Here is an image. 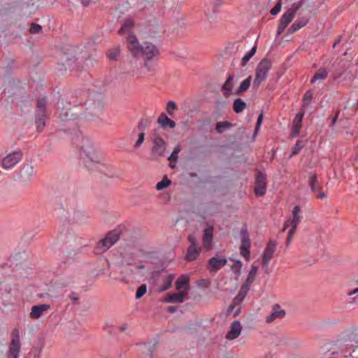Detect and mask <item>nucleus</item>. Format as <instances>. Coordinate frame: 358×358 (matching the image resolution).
Instances as JSON below:
<instances>
[{
  "label": "nucleus",
  "instance_id": "nucleus-1",
  "mask_svg": "<svg viewBox=\"0 0 358 358\" xmlns=\"http://www.w3.org/2000/svg\"><path fill=\"white\" fill-rule=\"evenodd\" d=\"M303 219L302 211L299 206L294 207L292 211L291 217L287 220L284 224L282 231L290 227V229L287 234V243H289L292 241V236L295 234L298 224L301 222Z\"/></svg>",
  "mask_w": 358,
  "mask_h": 358
},
{
  "label": "nucleus",
  "instance_id": "nucleus-2",
  "mask_svg": "<svg viewBox=\"0 0 358 358\" xmlns=\"http://www.w3.org/2000/svg\"><path fill=\"white\" fill-rule=\"evenodd\" d=\"M271 68V61L268 59H263L258 64L256 68L255 78L253 82V87L258 88L261 83L264 81L267 74Z\"/></svg>",
  "mask_w": 358,
  "mask_h": 358
},
{
  "label": "nucleus",
  "instance_id": "nucleus-3",
  "mask_svg": "<svg viewBox=\"0 0 358 358\" xmlns=\"http://www.w3.org/2000/svg\"><path fill=\"white\" fill-rule=\"evenodd\" d=\"M47 99L45 97L40 98L37 101L36 110L35 115V123L38 131H41L45 126L47 117L45 106Z\"/></svg>",
  "mask_w": 358,
  "mask_h": 358
},
{
  "label": "nucleus",
  "instance_id": "nucleus-4",
  "mask_svg": "<svg viewBox=\"0 0 358 358\" xmlns=\"http://www.w3.org/2000/svg\"><path fill=\"white\" fill-rule=\"evenodd\" d=\"M150 138L152 143V155L153 157L157 159L164 157L166 145L164 140L156 131L151 134Z\"/></svg>",
  "mask_w": 358,
  "mask_h": 358
},
{
  "label": "nucleus",
  "instance_id": "nucleus-5",
  "mask_svg": "<svg viewBox=\"0 0 358 358\" xmlns=\"http://www.w3.org/2000/svg\"><path fill=\"white\" fill-rule=\"evenodd\" d=\"M23 153L17 150L8 153L1 159V166L3 169L9 170L13 169L22 159Z\"/></svg>",
  "mask_w": 358,
  "mask_h": 358
},
{
  "label": "nucleus",
  "instance_id": "nucleus-6",
  "mask_svg": "<svg viewBox=\"0 0 358 358\" xmlns=\"http://www.w3.org/2000/svg\"><path fill=\"white\" fill-rule=\"evenodd\" d=\"M120 238L119 231H112L109 232L106 236L100 241L97 244V250L99 252H103L109 249L113 245H114Z\"/></svg>",
  "mask_w": 358,
  "mask_h": 358
},
{
  "label": "nucleus",
  "instance_id": "nucleus-7",
  "mask_svg": "<svg viewBox=\"0 0 358 358\" xmlns=\"http://www.w3.org/2000/svg\"><path fill=\"white\" fill-rule=\"evenodd\" d=\"M358 343V329H353L345 331L339 340V345L351 348Z\"/></svg>",
  "mask_w": 358,
  "mask_h": 358
},
{
  "label": "nucleus",
  "instance_id": "nucleus-8",
  "mask_svg": "<svg viewBox=\"0 0 358 358\" xmlns=\"http://www.w3.org/2000/svg\"><path fill=\"white\" fill-rule=\"evenodd\" d=\"M241 244L240 246L241 255L247 260H250L251 241L246 229H242L241 231Z\"/></svg>",
  "mask_w": 358,
  "mask_h": 358
},
{
  "label": "nucleus",
  "instance_id": "nucleus-9",
  "mask_svg": "<svg viewBox=\"0 0 358 358\" xmlns=\"http://www.w3.org/2000/svg\"><path fill=\"white\" fill-rule=\"evenodd\" d=\"M20 350V336L17 330L13 333L9 349L7 352V358H18Z\"/></svg>",
  "mask_w": 358,
  "mask_h": 358
},
{
  "label": "nucleus",
  "instance_id": "nucleus-10",
  "mask_svg": "<svg viewBox=\"0 0 358 358\" xmlns=\"http://www.w3.org/2000/svg\"><path fill=\"white\" fill-rule=\"evenodd\" d=\"M277 244L273 241H270L265 248L262 254V265L267 270L271 260L273 257L274 252L276 250Z\"/></svg>",
  "mask_w": 358,
  "mask_h": 358
},
{
  "label": "nucleus",
  "instance_id": "nucleus-11",
  "mask_svg": "<svg viewBox=\"0 0 358 358\" xmlns=\"http://www.w3.org/2000/svg\"><path fill=\"white\" fill-rule=\"evenodd\" d=\"M103 109V104L101 101H97L94 102H90L85 116L88 119H92L93 117L99 116L102 113Z\"/></svg>",
  "mask_w": 358,
  "mask_h": 358
},
{
  "label": "nucleus",
  "instance_id": "nucleus-12",
  "mask_svg": "<svg viewBox=\"0 0 358 358\" xmlns=\"http://www.w3.org/2000/svg\"><path fill=\"white\" fill-rule=\"evenodd\" d=\"M159 54L158 48L153 44L145 42L143 45H141V53L145 59L150 60L157 57Z\"/></svg>",
  "mask_w": 358,
  "mask_h": 358
},
{
  "label": "nucleus",
  "instance_id": "nucleus-13",
  "mask_svg": "<svg viewBox=\"0 0 358 358\" xmlns=\"http://www.w3.org/2000/svg\"><path fill=\"white\" fill-rule=\"evenodd\" d=\"M309 186L312 192L316 194L317 199H322L326 198L327 196L324 192H322L321 186L315 174H310L309 176Z\"/></svg>",
  "mask_w": 358,
  "mask_h": 358
},
{
  "label": "nucleus",
  "instance_id": "nucleus-14",
  "mask_svg": "<svg viewBox=\"0 0 358 358\" xmlns=\"http://www.w3.org/2000/svg\"><path fill=\"white\" fill-rule=\"evenodd\" d=\"M50 309L49 304L43 303L39 305L33 306L29 313V317L31 320H38L42 317L45 313Z\"/></svg>",
  "mask_w": 358,
  "mask_h": 358
},
{
  "label": "nucleus",
  "instance_id": "nucleus-15",
  "mask_svg": "<svg viewBox=\"0 0 358 358\" xmlns=\"http://www.w3.org/2000/svg\"><path fill=\"white\" fill-rule=\"evenodd\" d=\"M213 231H214V228L213 226H208L203 230L202 244H203V247L207 251L212 250Z\"/></svg>",
  "mask_w": 358,
  "mask_h": 358
},
{
  "label": "nucleus",
  "instance_id": "nucleus-16",
  "mask_svg": "<svg viewBox=\"0 0 358 358\" xmlns=\"http://www.w3.org/2000/svg\"><path fill=\"white\" fill-rule=\"evenodd\" d=\"M127 46L129 50L134 56H138L141 53V45L139 44L136 36L129 34L127 37Z\"/></svg>",
  "mask_w": 358,
  "mask_h": 358
},
{
  "label": "nucleus",
  "instance_id": "nucleus-17",
  "mask_svg": "<svg viewBox=\"0 0 358 358\" xmlns=\"http://www.w3.org/2000/svg\"><path fill=\"white\" fill-rule=\"evenodd\" d=\"M82 150L86 158L91 162L97 163L100 162V158L97 155L95 148L91 143L87 142L86 144L82 146Z\"/></svg>",
  "mask_w": 358,
  "mask_h": 358
},
{
  "label": "nucleus",
  "instance_id": "nucleus-18",
  "mask_svg": "<svg viewBox=\"0 0 358 358\" xmlns=\"http://www.w3.org/2000/svg\"><path fill=\"white\" fill-rule=\"evenodd\" d=\"M266 176L262 173H258L256 176L255 194L259 196L264 195L266 190Z\"/></svg>",
  "mask_w": 358,
  "mask_h": 358
},
{
  "label": "nucleus",
  "instance_id": "nucleus-19",
  "mask_svg": "<svg viewBox=\"0 0 358 358\" xmlns=\"http://www.w3.org/2000/svg\"><path fill=\"white\" fill-rule=\"evenodd\" d=\"M294 15L292 12L286 11L281 17L280 24L278 27L277 35L280 36L287 27V25L293 20Z\"/></svg>",
  "mask_w": 358,
  "mask_h": 358
},
{
  "label": "nucleus",
  "instance_id": "nucleus-20",
  "mask_svg": "<svg viewBox=\"0 0 358 358\" xmlns=\"http://www.w3.org/2000/svg\"><path fill=\"white\" fill-rule=\"evenodd\" d=\"M187 292L180 291L178 293H168L163 301L166 303H182L185 301Z\"/></svg>",
  "mask_w": 358,
  "mask_h": 358
},
{
  "label": "nucleus",
  "instance_id": "nucleus-21",
  "mask_svg": "<svg viewBox=\"0 0 358 358\" xmlns=\"http://www.w3.org/2000/svg\"><path fill=\"white\" fill-rule=\"evenodd\" d=\"M242 330V326L238 321H234L231 323L230 330L226 335V338L228 340H234L238 338Z\"/></svg>",
  "mask_w": 358,
  "mask_h": 358
},
{
  "label": "nucleus",
  "instance_id": "nucleus-22",
  "mask_svg": "<svg viewBox=\"0 0 358 358\" xmlns=\"http://www.w3.org/2000/svg\"><path fill=\"white\" fill-rule=\"evenodd\" d=\"M285 316V311L278 304L273 308L271 313L266 318L267 323H271L276 319H282Z\"/></svg>",
  "mask_w": 358,
  "mask_h": 358
},
{
  "label": "nucleus",
  "instance_id": "nucleus-23",
  "mask_svg": "<svg viewBox=\"0 0 358 358\" xmlns=\"http://www.w3.org/2000/svg\"><path fill=\"white\" fill-rule=\"evenodd\" d=\"M304 113L303 112H299L298 113L293 121V125L292 129L291 131L292 136H297L300 132L301 128V122L302 119L303 117Z\"/></svg>",
  "mask_w": 358,
  "mask_h": 358
},
{
  "label": "nucleus",
  "instance_id": "nucleus-24",
  "mask_svg": "<svg viewBox=\"0 0 358 358\" xmlns=\"http://www.w3.org/2000/svg\"><path fill=\"white\" fill-rule=\"evenodd\" d=\"M308 22V19L306 17H302L301 18H298L291 25V27L288 29L287 33L292 34L296 31L299 30Z\"/></svg>",
  "mask_w": 358,
  "mask_h": 358
},
{
  "label": "nucleus",
  "instance_id": "nucleus-25",
  "mask_svg": "<svg viewBox=\"0 0 358 358\" xmlns=\"http://www.w3.org/2000/svg\"><path fill=\"white\" fill-rule=\"evenodd\" d=\"M250 289V287L247 286L246 285H243L242 287L241 288V290L239 291L237 296L233 300V304L230 306V308L232 310L236 305H239L244 298L245 297L246 294H248V292Z\"/></svg>",
  "mask_w": 358,
  "mask_h": 358
},
{
  "label": "nucleus",
  "instance_id": "nucleus-26",
  "mask_svg": "<svg viewBox=\"0 0 358 358\" xmlns=\"http://www.w3.org/2000/svg\"><path fill=\"white\" fill-rule=\"evenodd\" d=\"M157 122L160 124V126L165 129V128H171L173 129L176 127V122L171 120L169 117H167V115L164 113H162L158 119Z\"/></svg>",
  "mask_w": 358,
  "mask_h": 358
},
{
  "label": "nucleus",
  "instance_id": "nucleus-27",
  "mask_svg": "<svg viewBox=\"0 0 358 358\" xmlns=\"http://www.w3.org/2000/svg\"><path fill=\"white\" fill-rule=\"evenodd\" d=\"M201 252V248L199 246L189 245L187 248L185 259L187 262L195 260Z\"/></svg>",
  "mask_w": 358,
  "mask_h": 358
},
{
  "label": "nucleus",
  "instance_id": "nucleus-28",
  "mask_svg": "<svg viewBox=\"0 0 358 358\" xmlns=\"http://www.w3.org/2000/svg\"><path fill=\"white\" fill-rule=\"evenodd\" d=\"M227 259L224 258L213 257L209 260V265L213 270L217 271L227 264Z\"/></svg>",
  "mask_w": 358,
  "mask_h": 358
},
{
  "label": "nucleus",
  "instance_id": "nucleus-29",
  "mask_svg": "<svg viewBox=\"0 0 358 358\" xmlns=\"http://www.w3.org/2000/svg\"><path fill=\"white\" fill-rule=\"evenodd\" d=\"M189 278L187 276L182 275L178 278L176 282V289L180 290L183 287H185V291L189 292Z\"/></svg>",
  "mask_w": 358,
  "mask_h": 358
},
{
  "label": "nucleus",
  "instance_id": "nucleus-30",
  "mask_svg": "<svg viewBox=\"0 0 358 358\" xmlns=\"http://www.w3.org/2000/svg\"><path fill=\"white\" fill-rule=\"evenodd\" d=\"M328 74L329 73L326 69L320 68L311 78L310 83H313L318 80H324L327 78Z\"/></svg>",
  "mask_w": 358,
  "mask_h": 358
},
{
  "label": "nucleus",
  "instance_id": "nucleus-31",
  "mask_svg": "<svg viewBox=\"0 0 358 358\" xmlns=\"http://www.w3.org/2000/svg\"><path fill=\"white\" fill-rule=\"evenodd\" d=\"M258 268V266L255 265V264L252 265L251 269L248 273L245 285H246L248 287L251 285V284L254 282L255 279Z\"/></svg>",
  "mask_w": 358,
  "mask_h": 358
},
{
  "label": "nucleus",
  "instance_id": "nucleus-32",
  "mask_svg": "<svg viewBox=\"0 0 358 358\" xmlns=\"http://www.w3.org/2000/svg\"><path fill=\"white\" fill-rule=\"evenodd\" d=\"M174 278L175 275L173 274L168 275L164 280L163 284L159 291L162 292L169 289L172 286V282Z\"/></svg>",
  "mask_w": 358,
  "mask_h": 358
},
{
  "label": "nucleus",
  "instance_id": "nucleus-33",
  "mask_svg": "<svg viewBox=\"0 0 358 358\" xmlns=\"http://www.w3.org/2000/svg\"><path fill=\"white\" fill-rule=\"evenodd\" d=\"M134 22L131 20H126L124 24H122L121 29H120L119 32L120 34H128L129 35L131 34V31L134 27Z\"/></svg>",
  "mask_w": 358,
  "mask_h": 358
},
{
  "label": "nucleus",
  "instance_id": "nucleus-34",
  "mask_svg": "<svg viewBox=\"0 0 358 358\" xmlns=\"http://www.w3.org/2000/svg\"><path fill=\"white\" fill-rule=\"evenodd\" d=\"M232 80L233 77L231 76H229L223 85L222 89L225 96H229V94H231L233 88Z\"/></svg>",
  "mask_w": 358,
  "mask_h": 358
},
{
  "label": "nucleus",
  "instance_id": "nucleus-35",
  "mask_svg": "<svg viewBox=\"0 0 358 358\" xmlns=\"http://www.w3.org/2000/svg\"><path fill=\"white\" fill-rule=\"evenodd\" d=\"M180 151V145H177L173 148V150L171 155V156L169 157V160L170 161V166L171 167L173 168L175 167V163L177 162L178 159V154Z\"/></svg>",
  "mask_w": 358,
  "mask_h": 358
},
{
  "label": "nucleus",
  "instance_id": "nucleus-36",
  "mask_svg": "<svg viewBox=\"0 0 358 358\" xmlns=\"http://www.w3.org/2000/svg\"><path fill=\"white\" fill-rule=\"evenodd\" d=\"M246 107V103L241 99H236L234 101L233 109L236 113H241Z\"/></svg>",
  "mask_w": 358,
  "mask_h": 358
},
{
  "label": "nucleus",
  "instance_id": "nucleus-37",
  "mask_svg": "<svg viewBox=\"0 0 358 358\" xmlns=\"http://www.w3.org/2000/svg\"><path fill=\"white\" fill-rule=\"evenodd\" d=\"M231 127H232V124L227 121L219 122L215 125V129L217 133L222 134L226 129H229Z\"/></svg>",
  "mask_w": 358,
  "mask_h": 358
},
{
  "label": "nucleus",
  "instance_id": "nucleus-38",
  "mask_svg": "<svg viewBox=\"0 0 358 358\" xmlns=\"http://www.w3.org/2000/svg\"><path fill=\"white\" fill-rule=\"evenodd\" d=\"M120 52V46H115L108 50L107 55L109 59L117 60L119 57Z\"/></svg>",
  "mask_w": 358,
  "mask_h": 358
},
{
  "label": "nucleus",
  "instance_id": "nucleus-39",
  "mask_svg": "<svg viewBox=\"0 0 358 358\" xmlns=\"http://www.w3.org/2000/svg\"><path fill=\"white\" fill-rule=\"evenodd\" d=\"M251 79H252L251 76H249L246 79H245L241 83V85H240L238 90L236 92V94H239V93H241V92L247 91L248 89L249 88V87L250 86Z\"/></svg>",
  "mask_w": 358,
  "mask_h": 358
},
{
  "label": "nucleus",
  "instance_id": "nucleus-40",
  "mask_svg": "<svg viewBox=\"0 0 358 358\" xmlns=\"http://www.w3.org/2000/svg\"><path fill=\"white\" fill-rule=\"evenodd\" d=\"M171 184V180H169L166 176H164L163 179L157 183L156 185V189L157 190H162L169 186H170Z\"/></svg>",
  "mask_w": 358,
  "mask_h": 358
},
{
  "label": "nucleus",
  "instance_id": "nucleus-41",
  "mask_svg": "<svg viewBox=\"0 0 358 358\" xmlns=\"http://www.w3.org/2000/svg\"><path fill=\"white\" fill-rule=\"evenodd\" d=\"M257 51V46L255 45L252 48L249 52L246 53L241 60V65L245 66L247 62L253 57Z\"/></svg>",
  "mask_w": 358,
  "mask_h": 358
},
{
  "label": "nucleus",
  "instance_id": "nucleus-42",
  "mask_svg": "<svg viewBox=\"0 0 358 358\" xmlns=\"http://www.w3.org/2000/svg\"><path fill=\"white\" fill-rule=\"evenodd\" d=\"M178 109V107L176 104L175 102H173V101H169L167 104H166V110L167 112V113L170 115V116H172L173 115V113L176 110Z\"/></svg>",
  "mask_w": 358,
  "mask_h": 358
},
{
  "label": "nucleus",
  "instance_id": "nucleus-43",
  "mask_svg": "<svg viewBox=\"0 0 358 358\" xmlns=\"http://www.w3.org/2000/svg\"><path fill=\"white\" fill-rule=\"evenodd\" d=\"M303 146H304L303 141H302L301 140H298L292 149V155H295L298 154L301 151V150L303 148Z\"/></svg>",
  "mask_w": 358,
  "mask_h": 358
},
{
  "label": "nucleus",
  "instance_id": "nucleus-44",
  "mask_svg": "<svg viewBox=\"0 0 358 358\" xmlns=\"http://www.w3.org/2000/svg\"><path fill=\"white\" fill-rule=\"evenodd\" d=\"M147 292V286L145 284H143L141 285L138 289H137V291H136V298L138 299H140Z\"/></svg>",
  "mask_w": 358,
  "mask_h": 358
},
{
  "label": "nucleus",
  "instance_id": "nucleus-45",
  "mask_svg": "<svg viewBox=\"0 0 358 358\" xmlns=\"http://www.w3.org/2000/svg\"><path fill=\"white\" fill-rule=\"evenodd\" d=\"M242 262L240 260L234 261V264L231 266V269L233 271L238 275L240 274Z\"/></svg>",
  "mask_w": 358,
  "mask_h": 358
},
{
  "label": "nucleus",
  "instance_id": "nucleus-46",
  "mask_svg": "<svg viewBox=\"0 0 358 358\" xmlns=\"http://www.w3.org/2000/svg\"><path fill=\"white\" fill-rule=\"evenodd\" d=\"M145 140V134L144 132H141L138 135V138L137 139V141H136L135 144H134V148H139L141 144L143 143Z\"/></svg>",
  "mask_w": 358,
  "mask_h": 358
},
{
  "label": "nucleus",
  "instance_id": "nucleus-47",
  "mask_svg": "<svg viewBox=\"0 0 358 358\" xmlns=\"http://www.w3.org/2000/svg\"><path fill=\"white\" fill-rule=\"evenodd\" d=\"M22 172L26 174L28 177H31L34 174V168L31 166H26L22 169Z\"/></svg>",
  "mask_w": 358,
  "mask_h": 358
},
{
  "label": "nucleus",
  "instance_id": "nucleus-48",
  "mask_svg": "<svg viewBox=\"0 0 358 358\" xmlns=\"http://www.w3.org/2000/svg\"><path fill=\"white\" fill-rule=\"evenodd\" d=\"M301 6H302V1L294 3L292 4V8H290L288 10L289 12H292L293 15L295 16L296 13L301 7Z\"/></svg>",
  "mask_w": 358,
  "mask_h": 358
},
{
  "label": "nucleus",
  "instance_id": "nucleus-49",
  "mask_svg": "<svg viewBox=\"0 0 358 358\" xmlns=\"http://www.w3.org/2000/svg\"><path fill=\"white\" fill-rule=\"evenodd\" d=\"M313 99V94L310 92H306L303 96V106L308 105Z\"/></svg>",
  "mask_w": 358,
  "mask_h": 358
},
{
  "label": "nucleus",
  "instance_id": "nucleus-50",
  "mask_svg": "<svg viewBox=\"0 0 358 358\" xmlns=\"http://www.w3.org/2000/svg\"><path fill=\"white\" fill-rule=\"evenodd\" d=\"M41 30V26L36 24H32L31 25L29 31L32 34L38 33Z\"/></svg>",
  "mask_w": 358,
  "mask_h": 358
},
{
  "label": "nucleus",
  "instance_id": "nucleus-51",
  "mask_svg": "<svg viewBox=\"0 0 358 358\" xmlns=\"http://www.w3.org/2000/svg\"><path fill=\"white\" fill-rule=\"evenodd\" d=\"M280 8H281V4H280V2H279L278 3H277L270 11L271 14L273 15H277L280 10Z\"/></svg>",
  "mask_w": 358,
  "mask_h": 358
},
{
  "label": "nucleus",
  "instance_id": "nucleus-52",
  "mask_svg": "<svg viewBox=\"0 0 358 358\" xmlns=\"http://www.w3.org/2000/svg\"><path fill=\"white\" fill-rule=\"evenodd\" d=\"M262 121H263V114L261 113L257 118V121L256 123V127H255V134L257 133V131L262 124Z\"/></svg>",
  "mask_w": 358,
  "mask_h": 358
},
{
  "label": "nucleus",
  "instance_id": "nucleus-53",
  "mask_svg": "<svg viewBox=\"0 0 358 358\" xmlns=\"http://www.w3.org/2000/svg\"><path fill=\"white\" fill-rule=\"evenodd\" d=\"M122 273L124 274L127 277L131 276L134 275V271L129 267H124L122 271Z\"/></svg>",
  "mask_w": 358,
  "mask_h": 358
},
{
  "label": "nucleus",
  "instance_id": "nucleus-54",
  "mask_svg": "<svg viewBox=\"0 0 358 358\" xmlns=\"http://www.w3.org/2000/svg\"><path fill=\"white\" fill-rule=\"evenodd\" d=\"M188 241L190 243L189 245L198 246L196 244V239L194 235H189L188 236Z\"/></svg>",
  "mask_w": 358,
  "mask_h": 358
},
{
  "label": "nucleus",
  "instance_id": "nucleus-55",
  "mask_svg": "<svg viewBox=\"0 0 358 358\" xmlns=\"http://www.w3.org/2000/svg\"><path fill=\"white\" fill-rule=\"evenodd\" d=\"M68 115H69V112L67 110L65 111L64 113V114H61V115H60L61 120L63 121L68 120Z\"/></svg>",
  "mask_w": 358,
  "mask_h": 358
},
{
  "label": "nucleus",
  "instance_id": "nucleus-56",
  "mask_svg": "<svg viewBox=\"0 0 358 358\" xmlns=\"http://www.w3.org/2000/svg\"><path fill=\"white\" fill-rule=\"evenodd\" d=\"M178 309L177 306H169L168 311L170 313H175Z\"/></svg>",
  "mask_w": 358,
  "mask_h": 358
},
{
  "label": "nucleus",
  "instance_id": "nucleus-57",
  "mask_svg": "<svg viewBox=\"0 0 358 358\" xmlns=\"http://www.w3.org/2000/svg\"><path fill=\"white\" fill-rule=\"evenodd\" d=\"M357 293H358V287L355 289H353V290H352V291H350V292H349L348 293V296H352V295L357 294Z\"/></svg>",
  "mask_w": 358,
  "mask_h": 358
},
{
  "label": "nucleus",
  "instance_id": "nucleus-58",
  "mask_svg": "<svg viewBox=\"0 0 358 358\" xmlns=\"http://www.w3.org/2000/svg\"><path fill=\"white\" fill-rule=\"evenodd\" d=\"M81 1L84 6H87L90 0H81Z\"/></svg>",
  "mask_w": 358,
  "mask_h": 358
},
{
  "label": "nucleus",
  "instance_id": "nucleus-59",
  "mask_svg": "<svg viewBox=\"0 0 358 358\" xmlns=\"http://www.w3.org/2000/svg\"><path fill=\"white\" fill-rule=\"evenodd\" d=\"M358 280V278H355L350 280V285H356L357 283L355 282V280Z\"/></svg>",
  "mask_w": 358,
  "mask_h": 358
},
{
  "label": "nucleus",
  "instance_id": "nucleus-60",
  "mask_svg": "<svg viewBox=\"0 0 358 358\" xmlns=\"http://www.w3.org/2000/svg\"><path fill=\"white\" fill-rule=\"evenodd\" d=\"M145 268V266L143 264L138 265L136 268L137 269H143Z\"/></svg>",
  "mask_w": 358,
  "mask_h": 358
},
{
  "label": "nucleus",
  "instance_id": "nucleus-61",
  "mask_svg": "<svg viewBox=\"0 0 358 358\" xmlns=\"http://www.w3.org/2000/svg\"><path fill=\"white\" fill-rule=\"evenodd\" d=\"M339 42H340V40H338L337 41H336V42L334 43L333 47H334V48H335V47L337 45V44H338V43H339Z\"/></svg>",
  "mask_w": 358,
  "mask_h": 358
},
{
  "label": "nucleus",
  "instance_id": "nucleus-62",
  "mask_svg": "<svg viewBox=\"0 0 358 358\" xmlns=\"http://www.w3.org/2000/svg\"><path fill=\"white\" fill-rule=\"evenodd\" d=\"M125 329H126V327H121V330H122V331H124Z\"/></svg>",
  "mask_w": 358,
  "mask_h": 358
},
{
  "label": "nucleus",
  "instance_id": "nucleus-63",
  "mask_svg": "<svg viewBox=\"0 0 358 358\" xmlns=\"http://www.w3.org/2000/svg\"><path fill=\"white\" fill-rule=\"evenodd\" d=\"M356 283H358V280H355Z\"/></svg>",
  "mask_w": 358,
  "mask_h": 358
}]
</instances>
